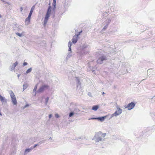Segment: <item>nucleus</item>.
Masks as SVG:
<instances>
[{
	"label": "nucleus",
	"mask_w": 155,
	"mask_h": 155,
	"mask_svg": "<svg viewBox=\"0 0 155 155\" xmlns=\"http://www.w3.org/2000/svg\"><path fill=\"white\" fill-rule=\"evenodd\" d=\"M80 110L78 108H75L74 110V114H77L79 112Z\"/></svg>",
	"instance_id": "19"
},
{
	"label": "nucleus",
	"mask_w": 155,
	"mask_h": 155,
	"mask_svg": "<svg viewBox=\"0 0 155 155\" xmlns=\"http://www.w3.org/2000/svg\"><path fill=\"white\" fill-rule=\"evenodd\" d=\"M28 64L26 62H24L23 64V65L25 66L26 65Z\"/></svg>",
	"instance_id": "30"
},
{
	"label": "nucleus",
	"mask_w": 155,
	"mask_h": 155,
	"mask_svg": "<svg viewBox=\"0 0 155 155\" xmlns=\"http://www.w3.org/2000/svg\"><path fill=\"white\" fill-rule=\"evenodd\" d=\"M38 84H36L35 87H34V89L33 90V91H36L37 89V88Z\"/></svg>",
	"instance_id": "26"
},
{
	"label": "nucleus",
	"mask_w": 155,
	"mask_h": 155,
	"mask_svg": "<svg viewBox=\"0 0 155 155\" xmlns=\"http://www.w3.org/2000/svg\"><path fill=\"white\" fill-rule=\"evenodd\" d=\"M16 27H17V30L19 31H21L22 30V26L19 25H16Z\"/></svg>",
	"instance_id": "14"
},
{
	"label": "nucleus",
	"mask_w": 155,
	"mask_h": 155,
	"mask_svg": "<svg viewBox=\"0 0 155 155\" xmlns=\"http://www.w3.org/2000/svg\"><path fill=\"white\" fill-rule=\"evenodd\" d=\"M122 112V110L119 107L117 108V110H116L114 113L112 115V116H117L120 114Z\"/></svg>",
	"instance_id": "5"
},
{
	"label": "nucleus",
	"mask_w": 155,
	"mask_h": 155,
	"mask_svg": "<svg viewBox=\"0 0 155 155\" xmlns=\"http://www.w3.org/2000/svg\"><path fill=\"white\" fill-rule=\"evenodd\" d=\"M44 143V141H40V142L38 143L37 144V146H39L40 144H41L43 143Z\"/></svg>",
	"instance_id": "27"
},
{
	"label": "nucleus",
	"mask_w": 155,
	"mask_h": 155,
	"mask_svg": "<svg viewBox=\"0 0 155 155\" xmlns=\"http://www.w3.org/2000/svg\"><path fill=\"white\" fill-rule=\"evenodd\" d=\"M23 8L22 7H21L20 8V11L21 12H22L23 10Z\"/></svg>",
	"instance_id": "36"
},
{
	"label": "nucleus",
	"mask_w": 155,
	"mask_h": 155,
	"mask_svg": "<svg viewBox=\"0 0 155 155\" xmlns=\"http://www.w3.org/2000/svg\"><path fill=\"white\" fill-rule=\"evenodd\" d=\"M20 76V74H18V75L17 76L18 78H19Z\"/></svg>",
	"instance_id": "38"
},
{
	"label": "nucleus",
	"mask_w": 155,
	"mask_h": 155,
	"mask_svg": "<svg viewBox=\"0 0 155 155\" xmlns=\"http://www.w3.org/2000/svg\"><path fill=\"white\" fill-rule=\"evenodd\" d=\"M105 133H102L101 132H99L96 133L95 135V139L96 142H97L101 141L102 138L106 136Z\"/></svg>",
	"instance_id": "1"
},
{
	"label": "nucleus",
	"mask_w": 155,
	"mask_h": 155,
	"mask_svg": "<svg viewBox=\"0 0 155 155\" xmlns=\"http://www.w3.org/2000/svg\"><path fill=\"white\" fill-rule=\"evenodd\" d=\"M74 114V113L73 111H71L69 114V117H72Z\"/></svg>",
	"instance_id": "23"
},
{
	"label": "nucleus",
	"mask_w": 155,
	"mask_h": 155,
	"mask_svg": "<svg viewBox=\"0 0 155 155\" xmlns=\"http://www.w3.org/2000/svg\"><path fill=\"white\" fill-rule=\"evenodd\" d=\"M105 118V117H98V118H94V119H97L100 120L101 121H103L104 120Z\"/></svg>",
	"instance_id": "16"
},
{
	"label": "nucleus",
	"mask_w": 155,
	"mask_h": 155,
	"mask_svg": "<svg viewBox=\"0 0 155 155\" xmlns=\"http://www.w3.org/2000/svg\"><path fill=\"white\" fill-rule=\"evenodd\" d=\"M35 8V6H33L31 9V10H30V12H29V13L28 15L29 16H30L31 17V16L32 15V13H33V10H34Z\"/></svg>",
	"instance_id": "15"
},
{
	"label": "nucleus",
	"mask_w": 155,
	"mask_h": 155,
	"mask_svg": "<svg viewBox=\"0 0 155 155\" xmlns=\"http://www.w3.org/2000/svg\"><path fill=\"white\" fill-rule=\"evenodd\" d=\"M48 86L47 85H44L41 86L38 90L36 92L37 93H41L45 89H48Z\"/></svg>",
	"instance_id": "3"
},
{
	"label": "nucleus",
	"mask_w": 155,
	"mask_h": 155,
	"mask_svg": "<svg viewBox=\"0 0 155 155\" xmlns=\"http://www.w3.org/2000/svg\"><path fill=\"white\" fill-rule=\"evenodd\" d=\"M18 64V63L17 61L15 63L13 64H12L11 66L10 70L11 71H12V70H14L15 68V67Z\"/></svg>",
	"instance_id": "9"
},
{
	"label": "nucleus",
	"mask_w": 155,
	"mask_h": 155,
	"mask_svg": "<svg viewBox=\"0 0 155 155\" xmlns=\"http://www.w3.org/2000/svg\"><path fill=\"white\" fill-rule=\"evenodd\" d=\"M103 94H104V92H103Z\"/></svg>",
	"instance_id": "41"
},
{
	"label": "nucleus",
	"mask_w": 155,
	"mask_h": 155,
	"mask_svg": "<svg viewBox=\"0 0 155 155\" xmlns=\"http://www.w3.org/2000/svg\"><path fill=\"white\" fill-rule=\"evenodd\" d=\"M37 146V144H35L33 147H32V148H33V149L36 147Z\"/></svg>",
	"instance_id": "31"
},
{
	"label": "nucleus",
	"mask_w": 155,
	"mask_h": 155,
	"mask_svg": "<svg viewBox=\"0 0 155 155\" xmlns=\"http://www.w3.org/2000/svg\"><path fill=\"white\" fill-rule=\"evenodd\" d=\"M32 149L33 148H32V147H31L29 148L26 149L25 151L24 155H26L28 153L31 152Z\"/></svg>",
	"instance_id": "13"
},
{
	"label": "nucleus",
	"mask_w": 155,
	"mask_h": 155,
	"mask_svg": "<svg viewBox=\"0 0 155 155\" xmlns=\"http://www.w3.org/2000/svg\"><path fill=\"white\" fill-rule=\"evenodd\" d=\"M80 33H81V32H79V34H80Z\"/></svg>",
	"instance_id": "42"
},
{
	"label": "nucleus",
	"mask_w": 155,
	"mask_h": 155,
	"mask_svg": "<svg viewBox=\"0 0 155 155\" xmlns=\"http://www.w3.org/2000/svg\"><path fill=\"white\" fill-rule=\"evenodd\" d=\"M32 70V69L31 68H29L27 70V71L26 72L25 74H27L28 73L30 72Z\"/></svg>",
	"instance_id": "21"
},
{
	"label": "nucleus",
	"mask_w": 155,
	"mask_h": 155,
	"mask_svg": "<svg viewBox=\"0 0 155 155\" xmlns=\"http://www.w3.org/2000/svg\"><path fill=\"white\" fill-rule=\"evenodd\" d=\"M78 36V35H77V36L75 35L73 36L72 39V42L73 43L75 44L77 42Z\"/></svg>",
	"instance_id": "10"
},
{
	"label": "nucleus",
	"mask_w": 155,
	"mask_h": 155,
	"mask_svg": "<svg viewBox=\"0 0 155 155\" xmlns=\"http://www.w3.org/2000/svg\"><path fill=\"white\" fill-rule=\"evenodd\" d=\"M55 116L57 118H58L59 117V116L58 114H55Z\"/></svg>",
	"instance_id": "32"
},
{
	"label": "nucleus",
	"mask_w": 155,
	"mask_h": 155,
	"mask_svg": "<svg viewBox=\"0 0 155 155\" xmlns=\"http://www.w3.org/2000/svg\"><path fill=\"white\" fill-rule=\"evenodd\" d=\"M56 0H53V2L52 3V5L54 7V8H56Z\"/></svg>",
	"instance_id": "24"
},
{
	"label": "nucleus",
	"mask_w": 155,
	"mask_h": 155,
	"mask_svg": "<svg viewBox=\"0 0 155 155\" xmlns=\"http://www.w3.org/2000/svg\"><path fill=\"white\" fill-rule=\"evenodd\" d=\"M2 114L0 113V115H2Z\"/></svg>",
	"instance_id": "40"
},
{
	"label": "nucleus",
	"mask_w": 155,
	"mask_h": 155,
	"mask_svg": "<svg viewBox=\"0 0 155 155\" xmlns=\"http://www.w3.org/2000/svg\"><path fill=\"white\" fill-rule=\"evenodd\" d=\"M48 21V20L44 19V25L45 26V25L47 24V21Z\"/></svg>",
	"instance_id": "29"
},
{
	"label": "nucleus",
	"mask_w": 155,
	"mask_h": 155,
	"mask_svg": "<svg viewBox=\"0 0 155 155\" xmlns=\"http://www.w3.org/2000/svg\"><path fill=\"white\" fill-rule=\"evenodd\" d=\"M9 94L11 99V102L14 105H16L17 104V101L14 93L12 91H9Z\"/></svg>",
	"instance_id": "2"
},
{
	"label": "nucleus",
	"mask_w": 155,
	"mask_h": 155,
	"mask_svg": "<svg viewBox=\"0 0 155 155\" xmlns=\"http://www.w3.org/2000/svg\"><path fill=\"white\" fill-rule=\"evenodd\" d=\"M31 18V17L30 16L28 15V17L25 19V24L26 25H28L29 24Z\"/></svg>",
	"instance_id": "12"
},
{
	"label": "nucleus",
	"mask_w": 155,
	"mask_h": 155,
	"mask_svg": "<svg viewBox=\"0 0 155 155\" xmlns=\"http://www.w3.org/2000/svg\"><path fill=\"white\" fill-rule=\"evenodd\" d=\"M99 107V106L98 105L94 106L92 107V109L94 111H96L97 110Z\"/></svg>",
	"instance_id": "17"
},
{
	"label": "nucleus",
	"mask_w": 155,
	"mask_h": 155,
	"mask_svg": "<svg viewBox=\"0 0 155 155\" xmlns=\"http://www.w3.org/2000/svg\"><path fill=\"white\" fill-rule=\"evenodd\" d=\"M28 86V84L26 83H25V84L23 85V91H24L25 89H26L27 87Z\"/></svg>",
	"instance_id": "20"
},
{
	"label": "nucleus",
	"mask_w": 155,
	"mask_h": 155,
	"mask_svg": "<svg viewBox=\"0 0 155 155\" xmlns=\"http://www.w3.org/2000/svg\"><path fill=\"white\" fill-rule=\"evenodd\" d=\"M45 44V41L43 42L42 45H41L42 46H43Z\"/></svg>",
	"instance_id": "34"
},
{
	"label": "nucleus",
	"mask_w": 155,
	"mask_h": 155,
	"mask_svg": "<svg viewBox=\"0 0 155 155\" xmlns=\"http://www.w3.org/2000/svg\"><path fill=\"white\" fill-rule=\"evenodd\" d=\"M49 99V98L48 97H47V98H46L45 102V105H46L47 104Z\"/></svg>",
	"instance_id": "25"
},
{
	"label": "nucleus",
	"mask_w": 155,
	"mask_h": 155,
	"mask_svg": "<svg viewBox=\"0 0 155 155\" xmlns=\"http://www.w3.org/2000/svg\"><path fill=\"white\" fill-rule=\"evenodd\" d=\"M0 100L2 102V103H6L7 102V99L4 97L2 96L0 94Z\"/></svg>",
	"instance_id": "11"
},
{
	"label": "nucleus",
	"mask_w": 155,
	"mask_h": 155,
	"mask_svg": "<svg viewBox=\"0 0 155 155\" xmlns=\"http://www.w3.org/2000/svg\"><path fill=\"white\" fill-rule=\"evenodd\" d=\"M16 34L18 35L19 36V37H21L22 35V34H20L19 33L17 32L16 33Z\"/></svg>",
	"instance_id": "28"
},
{
	"label": "nucleus",
	"mask_w": 155,
	"mask_h": 155,
	"mask_svg": "<svg viewBox=\"0 0 155 155\" xmlns=\"http://www.w3.org/2000/svg\"><path fill=\"white\" fill-rule=\"evenodd\" d=\"M52 114H50L49 115V118H51L52 117Z\"/></svg>",
	"instance_id": "35"
},
{
	"label": "nucleus",
	"mask_w": 155,
	"mask_h": 155,
	"mask_svg": "<svg viewBox=\"0 0 155 155\" xmlns=\"http://www.w3.org/2000/svg\"><path fill=\"white\" fill-rule=\"evenodd\" d=\"M72 45V43L70 41H69L68 43V47L69 48L68 51H70V52L68 54L66 57L68 59L69 58H70V57L71 56V47Z\"/></svg>",
	"instance_id": "4"
},
{
	"label": "nucleus",
	"mask_w": 155,
	"mask_h": 155,
	"mask_svg": "<svg viewBox=\"0 0 155 155\" xmlns=\"http://www.w3.org/2000/svg\"><path fill=\"white\" fill-rule=\"evenodd\" d=\"M51 6H49L48 8L47 11V12L46 13L47 14H49L50 15V14L51 11Z\"/></svg>",
	"instance_id": "18"
},
{
	"label": "nucleus",
	"mask_w": 155,
	"mask_h": 155,
	"mask_svg": "<svg viewBox=\"0 0 155 155\" xmlns=\"http://www.w3.org/2000/svg\"><path fill=\"white\" fill-rule=\"evenodd\" d=\"M55 8H54H54H53V11H55Z\"/></svg>",
	"instance_id": "37"
},
{
	"label": "nucleus",
	"mask_w": 155,
	"mask_h": 155,
	"mask_svg": "<svg viewBox=\"0 0 155 155\" xmlns=\"http://www.w3.org/2000/svg\"><path fill=\"white\" fill-rule=\"evenodd\" d=\"M106 57L105 56H102L98 58L97 61L98 63L100 64H101L102 63L103 61L106 60Z\"/></svg>",
	"instance_id": "7"
},
{
	"label": "nucleus",
	"mask_w": 155,
	"mask_h": 155,
	"mask_svg": "<svg viewBox=\"0 0 155 155\" xmlns=\"http://www.w3.org/2000/svg\"><path fill=\"white\" fill-rule=\"evenodd\" d=\"M50 14L46 13L44 19L48 20L49 17H50Z\"/></svg>",
	"instance_id": "22"
},
{
	"label": "nucleus",
	"mask_w": 155,
	"mask_h": 155,
	"mask_svg": "<svg viewBox=\"0 0 155 155\" xmlns=\"http://www.w3.org/2000/svg\"><path fill=\"white\" fill-rule=\"evenodd\" d=\"M135 104L133 102L129 104L127 106H125L126 108H128V110H130L134 107Z\"/></svg>",
	"instance_id": "6"
},
{
	"label": "nucleus",
	"mask_w": 155,
	"mask_h": 155,
	"mask_svg": "<svg viewBox=\"0 0 155 155\" xmlns=\"http://www.w3.org/2000/svg\"><path fill=\"white\" fill-rule=\"evenodd\" d=\"M29 106V104H26L24 107V108H25L26 107H28V106Z\"/></svg>",
	"instance_id": "33"
},
{
	"label": "nucleus",
	"mask_w": 155,
	"mask_h": 155,
	"mask_svg": "<svg viewBox=\"0 0 155 155\" xmlns=\"http://www.w3.org/2000/svg\"><path fill=\"white\" fill-rule=\"evenodd\" d=\"M77 79V90H79L81 88V83L80 82V80L79 78H76Z\"/></svg>",
	"instance_id": "8"
},
{
	"label": "nucleus",
	"mask_w": 155,
	"mask_h": 155,
	"mask_svg": "<svg viewBox=\"0 0 155 155\" xmlns=\"http://www.w3.org/2000/svg\"><path fill=\"white\" fill-rule=\"evenodd\" d=\"M51 139V137H50L49 138V139L50 140V139Z\"/></svg>",
	"instance_id": "39"
}]
</instances>
